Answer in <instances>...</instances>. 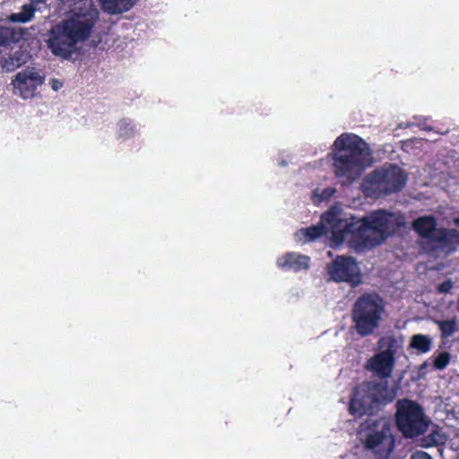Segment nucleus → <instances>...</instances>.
Listing matches in <instances>:
<instances>
[{
    "instance_id": "1",
    "label": "nucleus",
    "mask_w": 459,
    "mask_h": 459,
    "mask_svg": "<svg viewBox=\"0 0 459 459\" xmlns=\"http://www.w3.org/2000/svg\"><path fill=\"white\" fill-rule=\"evenodd\" d=\"M322 221L331 224L333 229L336 227L337 217L333 212H325ZM402 224L399 215L379 209L359 220L345 221L342 229L333 230V239L337 244L349 240L359 248L374 247L383 243Z\"/></svg>"
},
{
    "instance_id": "2",
    "label": "nucleus",
    "mask_w": 459,
    "mask_h": 459,
    "mask_svg": "<svg viewBox=\"0 0 459 459\" xmlns=\"http://www.w3.org/2000/svg\"><path fill=\"white\" fill-rule=\"evenodd\" d=\"M333 168L336 178L348 183L359 179L369 165L371 151L368 144L359 135L344 133L333 142Z\"/></svg>"
},
{
    "instance_id": "3",
    "label": "nucleus",
    "mask_w": 459,
    "mask_h": 459,
    "mask_svg": "<svg viewBox=\"0 0 459 459\" xmlns=\"http://www.w3.org/2000/svg\"><path fill=\"white\" fill-rule=\"evenodd\" d=\"M97 18V13H76L56 23L49 30L48 48L53 55L68 58L76 51V45L90 37Z\"/></svg>"
},
{
    "instance_id": "4",
    "label": "nucleus",
    "mask_w": 459,
    "mask_h": 459,
    "mask_svg": "<svg viewBox=\"0 0 459 459\" xmlns=\"http://www.w3.org/2000/svg\"><path fill=\"white\" fill-rule=\"evenodd\" d=\"M387 380H368L356 385L351 393L348 412L355 419L377 415L395 398Z\"/></svg>"
},
{
    "instance_id": "5",
    "label": "nucleus",
    "mask_w": 459,
    "mask_h": 459,
    "mask_svg": "<svg viewBox=\"0 0 459 459\" xmlns=\"http://www.w3.org/2000/svg\"><path fill=\"white\" fill-rule=\"evenodd\" d=\"M385 316V301L377 292H365L354 301L351 328L360 337L370 336L381 326Z\"/></svg>"
},
{
    "instance_id": "6",
    "label": "nucleus",
    "mask_w": 459,
    "mask_h": 459,
    "mask_svg": "<svg viewBox=\"0 0 459 459\" xmlns=\"http://www.w3.org/2000/svg\"><path fill=\"white\" fill-rule=\"evenodd\" d=\"M414 230L425 239L424 249L433 256H446L459 245V231L438 229L434 216H420L413 221Z\"/></svg>"
},
{
    "instance_id": "7",
    "label": "nucleus",
    "mask_w": 459,
    "mask_h": 459,
    "mask_svg": "<svg viewBox=\"0 0 459 459\" xmlns=\"http://www.w3.org/2000/svg\"><path fill=\"white\" fill-rule=\"evenodd\" d=\"M358 435L366 450L377 459H387L394 448V437L391 425L385 418L367 419L359 426Z\"/></svg>"
},
{
    "instance_id": "8",
    "label": "nucleus",
    "mask_w": 459,
    "mask_h": 459,
    "mask_svg": "<svg viewBox=\"0 0 459 459\" xmlns=\"http://www.w3.org/2000/svg\"><path fill=\"white\" fill-rule=\"evenodd\" d=\"M395 423L405 437L422 435L428 428V420L422 407L415 401L401 399L396 403Z\"/></svg>"
},
{
    "instance_id": "9",
    "label": "nucleus",
    "mask_w": 459,
    "mask_h": 459,
    "mask_svg": "<svg viewBox=\"0 0 459 459\" xmlns=\"http://www.w3.org/2000/svg\"><path fill=\"white\" fill-rule=\"evenodd\" d=\"M407 181V175L397 165L372 171L367 178L368 188L376 197L385 196L402 191Z\"/></svg>"
},
{
    "instance_id": "10",
    "label": "nucleus",
    "mask_w": 459,
    "mask_h": 459,
    "mask_svg": "<svg viewBox=\"0 0 459 459\" xmlns=\"http://www.w3.org/2000/svg\"><path fill=\"white\" fill-rule=\"evenodd\" d=\"M327 274L334 282H346L351 287L362 283V273L356 258L337 255L326 267Z\"/></svg>"
},
{
    "instance_id": "11",
    "label": "nucleus",
    "mask_w": 459,
    "mask_h": 459,
    "mask_svg": "<svg viewBox=\"0 0 459 459\" xmlns=\"http://www.w3.org/2000/svg\"><path fill=\"white\" fill-rule=\"evenodd\" d=\"M43 83V78L34 69H26L19 72L13 81L14 87L20 91L23 99L31 98L39 85Z\"/></svg>"
},
{
    "instance_id": "12",
    "label": "nucleus",
    "mask_w": 459,
    "mask_h": 459,
    "mask_svg": "<svg viewBox=\"0 0 459 459\" xmlns=\"http://www.w3.org/2000/svg\"><path fill=\"white\" fill-rule=\"evenodd\" d=\"M395 360L380 352L373 355L366 363V369L372 372L374 376L386 379L394 370Z\"/></svg>"
},
{
    "instance_id": "13",
    "label": "nucleus",
    "mask_w": 459,
    "mask_h": 459,
    "mask_svg": "<svg viewBox=\"0 0 459 459\" xmlns=\"http://www.w3.org/2000/svg\"><path fill=\"white\" fill-rule=\"evenodd\" d=\"M310 258L296 253H287L277 259V266L283 271L300 272L309 268Z\"/></svg>"
},
{
    "instance_id": "14",
    "label": "nucleus",
    "mask_w": 459,
    "mask_h": 459,
    "mask_svg": "<svg viewBox=\"0 0 459 459\" xmlns=\"http://www.w3.org/2000/svg\"><path fill=\"white\" fill-rule=\"evenodd\" d=\"M403 341L394 334H387L378 339L377 345L380 353L390 357L395 360L396 354L403 348Z\"/></svg>"
},
{
    "instance_id": "15",
    "label": "nucleus",
    "mask_w": 459,
    "mask_h": 459,
    "mask_svg": "<svg viewBox=\"0 0 459 459\" xmlns=\"http://www.w3.org/2000/svg\"><path fill=\"white\" fill-rule=\"evenodd\" d=\"M102 8L110 14L127 12L135 4L136 0H100Z\"/></svg>"
},
{
    "instance_id": "16",
    "label": "nucleus",
    "mask_w": 459,
    "mask_h": 459,
    "mask_svg": "<svg viewBox=\"0 0 459 459\" xmlns=\"http://www.w3.org/2000/svg\"><path fill=\"white\" fill-rule=\"evenodd\" d=\"M327 233V228L326 226L321 221L317 223L316 225H312L307 228L300 229L297 232V236L300 238V239H303L304 242H311L315 241L318 238L326 235Z\"/></svg>"
},
{
    "instance_id": "17",
    "label": "nucleus",
    "mask_w": 459,
    "mask_h": 459,
    "mask_svg": "<svg viewBox=\"0 0 459 459\" xmlns=\"http://www.w3.org/2000/svg\"><path fill=\"white\" fill-rule=\"evenodd\" d=\"M410 348L417 350L420 353H427L431 349V339L425 334H414L411 339Z\"/></svg>"
},
{
    "instance_id": "18",
    "label": "nucleus",
    "mask_w": 459,
    "mask_h": 459,
    "mask_svg": "<svg viewBox=\"0 0 459 459\" xmlns=\"http://www.w3.org/2000/svg\"><path fill=\"white\" fill-rule=\"evenodd\" d=\"M35 13V7L31 4H23L20 12L12 13L10 20L13 22L25 23L32 20Z\"/></svg>"
},
{
    "instance_id": "19",
    "label": "nucleus",
    "mask_w": 459,
    "mask_h": 459,
    "mask_svg": "<svg viewBox=\"0 0 459 459\" xmlns=\"http://www.w3.org/2000/svg\"><path fill=\"white\" fill-rule=\"evenodd\" d=\"M436 325H437L442 339H447L452 336L457 330V321L455 318L446 319V320H436Z\"/></svg>"
},
{
    "instance_id": "20",
    "label": "nucleus",
    "mask_w": 459,
    "mask_h": 459,
    "mask_svg": "<svg viewBox=\"0 0 459 459\" xmlns=\"http://www.w3.org/2000/svg\"><path fill=\"white\" fill-rule=\"evenodd\" d=\"M134 134V127L130 121L121 119L118 122L117 137L122 139H128Z\"/></svg>"
},
{
    "instance_id": "21",
    "label": "nucleus",
    "mask_w": 459,
    "mask_h": 459,
    "mask_svg": "<svg viewBox=\"0 0 459 459\" xmlns=\"http://www.w3.org/2000/svg\"><path fill=\"white\" fill-rule=\"evenodd\" d=\"M451 360V355L447 351L440 352L433 361V366L437 370H442L446 368Z\"/></svg>"
},
{
    "instance_id": "22",
    "label": "nucleus",
    "mask_w": 459,
    "mask_h": 459,
    "mask_svg": "<svg viewBox=\"0 0 459 459\" xmlns=\"http://www.w3.org/2000/svg\"><path fill=\"white\" fill-rule=\"evenodd\" d=\"M454 282L451 279H447L437 285V291L439 293H448L452 290Z\"/></svg>"
},
{
    "instance_id": "23",
    "label": "nucleus",
    "mask_w": 459,
    "mask_h": 459,
    "mask_svg": "<svg viewBox=\"0 0 459 459\" xmlns=\"http://www.w3.org/2000/svg\"><path fill=\"white\" fill-rule=\"evenodd\" d=\"M410 459H433L427 452L425 451H416L414 452Z\"/></svg>"
},
{
    "instance_id": "24",
    "label": "nucleus",
    "mask_w": 459,
    "mask_h": 459,
    "mask_svg": "<svg viewBox=\"0 0 459 459\" xmlns=\"http://www.w3.org/2000/svg\"><path fill=\"white\" fill-rule=\"evenodd\" d=\"M335 190L333 188H325L323 190V193H322V197L324 199H328L330 198L333 194H334Z\"/></svg>"
},
{
    "instance_id": "25",
    "label": "nucleus",
    "mask_w": 459,
    "mask_h": 459,
    "mask_svg": "<svg viewBox=\"0 0 459 459\" xmlns=\"http://www.w3.org/2000/svg\"><path fill=\"white\" fill-rule=\"evenodd\" d=\"M454 223H455V225H456V226H458V227H459V216H458V217L454 218Z\"/></svg>"
},
{
    "instance_id": "26",
    "label": "nucleus",
    "mask_w": 459,
    "mask_h": 459,
    "mask_svg": "<svg viewBox=\"0 0 459 459\" xmlns=\"http://www.w3.org/2000/svg\"><path fill=\"white\" fill-rule=\"evenodd\" d=\"M53 82H54V83H53V89L56 91V90L58 89L57 84H56V81H54Z\"/></svg>"
}]
</instances>
